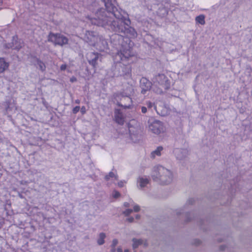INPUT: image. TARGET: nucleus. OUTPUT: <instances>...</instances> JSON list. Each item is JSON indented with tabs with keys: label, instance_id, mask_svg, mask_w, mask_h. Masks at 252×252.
Masks as SVG:
<instances>
[{
	"label": "nucleus",
	"instance_id": "nucleus-44",
	"mask_svg": "<svg viewBox=\"0 0 252 252\" xmlns=\"http://www.w3.org/2000/svg\"><path fill=\"white\" fill-rule=\"evenodd\" d=\"M124 206L125 207H129V206H130V204L128 202H125L124 203Z\"/></svg>",
	"mask_w": 252,
	"mask_h": 252
},
{
	"label": "nucleus",
	"instance_id": "nucleus-31",
	"mask_svg": "<svg viewBox=\"0 0 252 252\" xmlns=\"http://www.w3.org/2000/svg\"><path fill=\"white\" fill-rule=\"evenodd\" d=\"M201 243V241L199 239H194L192 242V244L196 246L200 245Z\"/></svg>",
	"mask_w": 252,
	"mask_h": 252
},
{
	"label": "nucleus",
	"instance_id": "nucleus-29",
	"mask_svg": "<svg viewBox=\"0 0 252 252\" xmlns=\"http://www.w3.org/2000/svg\"><path fill=\"white\" fill-rule=\"evenodd\" d=\"M145 105L149 110L151 109L154 106V104L151 101L146 102Z\"/></svg>",
	"mask_w": 252,
	"mask_h": 252
},
{
	"label": "nucleus",
	"instance_id": "nucleus-35",
	"mask_svg": "<svg viewBox=\"0 0 252 252\" xmlns=\"http://www.w3.org/2000/svg\"><path fill=\"white\" fill-rule=\"evenodd\" d=\"M139 108H141V111L143 114L146 113L148 111V109L146 106H140Z\"/></svg>",
	"mask_w": 252,
	"mask_h": 252
},
{
	"label": "nucleus",
	"instance_id": "nucleus-37",
	"mask_svg": "<svg viewBox=\"0 0 252 252\" xmlns=\"http://www.w3.org/2000/svg\"><path fill=\"white\" fill-rule=\"evenodd\" d=\"M66 67L67 65L65 64H63L60 67V69L62 71H64L66 69Z\"/></svg>",
	"mask_w": 252,
	"mask_h": 252
},
{
	"label": "nucleus",
	"instance_id": "nucleus-24",
	"mask_svg": "<svg viewBox=\"0 0 252 252\" xmlns=\"http://www.w3.org/2000/svg\"><path fill=\"white\" fill-rule=\"evenodd\" d=\"M122 106H119V107H121L125 109H130L132 106V100L131 98L130 103L126 101V100H122Z\"/></svg>",
	"mask_w": 252,
	"mask_h": 252
},
{
	"label": "nucleus",
	"instance_id": "nucleus-39",
	"mask_svg": "<svg viewBox=\"0 0 252 252\" xmlns=\"http://www.w3.org/2000/svg\"><path fill=\"white\" fill-rule=\"evenodd\" d=\"M80 110L82 114H84L86 113V108L85 106H82Z\"/></svg>",
	"mask_w": 252,
	"mask_h": 252
},
{
	"label": "nucleus",
	"instance_id": "nucleus-20",
	"mask_svg": "<svg viewBox=\"0 0 252 252\" xmlns=\"http://www.w3.org/2000/svg\"><path fill=\"white\" fill-rule=\"evenodd\" d=\"M106 237V234L104 232H101L98 234V237L97 240V243L98 245L101 246L104 244V239Z\"/></svg>",
	"mask_w": 252,
	"mask_h": 252
},
{
	"label": "nucleus",
	"instance_id": "nucleus-16",
	"mask_svg": "<svg viewBox=\"0 0 252 252\" xmlns=\"http://www.w3.org/2000/svg\"><path fill=\"white\" fill-rule=\"evenodd\" d=\"M174 152L176 155V158L179 160L183 159L188 155V151L185 149H177L174 150Z\"/></svg>",
	"mask_w": 252,
	"mask_h": 252
},
{
	"label": "nucleus",
	"instance_id": "nucleus-15",
	"mask_svg": "<svg viewBox=\"0 0 252 252\" xmlns=\"http://www.w3.org/2000/svg\"><path fill=\"white\" fill-rule=\"evenodd\" d=\"M114 117L117 123L120 125H123L124 124L125 117L121 109L115 108Z\"/></svg>",
	"mask_w": 252,
	"mask_h": 252
},
{
	"label": "nucleus",
	"instance_id": "nucleus-3",
	"mask_svg": "<svg viewBox=\"0 0 252 252\" xmlns=\"http://www.w3.org/2000/svg\"><path fill=\"white\" fill-rule=\"evenodd\" d=\"M152 177L154 181L162 185L169 184L173 178L172 171L161 165L155 166L153 168Z\"/></svg>",
	"mask_w": 252,
	"mask_h": 252
},
{
	"label": "nucleus",
	"instance_id": "nucleus-41",
	"mask_svg": "<svg viewBox=\"0 0 252 252\" xmlns=\"http://www.w3.org/2000/svg\"><path fill=\"white\" fill-rule=\"evenodd\" d=\"M70 81L72 83H73V82H76L77 81V79L76 77H72L71 78H70Z\"/></svg>",
	"mask_w": 252,
	"mask_h": 252
},
{
	"label": "nucleus",
	"instance_id": "nucleus-6",
	"mask_svg": "<svg viewBox=\"0 0 252 252\" xmlns=\"http://www.w3.org/2000/svg\"><path fill=\"white\" fill-rule=\"evenodd\" d=\"M48 41L53 43L55 45L63 46L68 43V38L59 33H53L50 32L47 36Z\"/></svg>",
	"mask_w": 252,
	"mask_h": 252
},
{
	"label": "nucleus",
	"instance_id": "nucleus-42",
	"mask_svg": "<svg viewBox=\"0 0 252 252\" xmlns=\"http://www.w3.org/2000/svg\"><path fill=\"white\" fill-rule=\"evenodd\" d=\"M127 220L129 222H133L134 221V218L132 217L127 219Z\"/></svg>",
	"mask_w": 252,
	"mask_h": 252
},
{
	"label": "nucleus",
	"instance_id": "nucleus-19",
	"mask_svg": "<svg viewBox=\"0 0 252 252\" xmlns=\"http://www.w3.org/2000/svg\"><path fill=\"white\" fill-rule=\"evenodd\" d=\"M104 3L105 7H108V8L110 9H112V8L114 6H116L115 4L116 2V0H101Z\"/></svg>",
	"mask_w": 252,
	"mask_h": 252
},
{
	"label": "nucleus",
	"instance_id": "nucleus-28",
	"mask_svg": "<svg viewBox=\"0 0 252 252\" xmlns=\"http://www.w3.org/2000/svg\"><path fill=\"white\" fill-rule=\"evenodd\" d=\"M133 210L131 209H127L123 212V214L126 216H128L132 212Z\"/></svg>",
	"mask_w": 252,
	"mask_h": 252
},
{
	"label": "nucleus",
	"instance_id": "nucleus-46",
	"mask_svg": "<svg viewBox=\"0 0 252 252\" xmlns=\"http://www.w3.org/2000/svg\"><path fill=\"white\" fill-rule=\"evenodd\" d=\"M117 252H123L122 248L121 247H119V248L117 249Z\"/></svg>",
	"mask_w": 252,
	"mask_h": 252
},
{
	"label": "nucleus",
	"instance_id": "nucleus-27",
	"mask_svg": "<svg viewBox=\"0 0 252 252\" xmlns=\"http://www.w3.org/2000/svg\"><path fill=\"white\" fill-rule=\"evenodd\" d=\"M190 216V213H189V212H186L185 213V222H189L190 221H191L192 220V218H190L189 216Z\"/></svg>",
	"mask_w": 252,
	"mask_h": 252
},
{
	"label": "nucleus",
	"instance_id": "nucleus-48",
	"mask_svg": "<svg viewBox=\"0 0 252 252\" xmlns=\"http://www.w3.org/2000/svg\"><path fill=\"white\" fill-rule=\"evenodd\" d=\"M135 218L137 220H139L140 218V216L139 215H136L135 216Z\"/></svg>",
	"mask_w": 252,
	"mask_h": 252
},
{
	"label": "nucleus",
	"instance_id": "nucleus-22",
	"mask_svg": "<svg viewBox=\"0 0 252 252\" xmlns=\"http://www.w3.org/2000/svg\"><path fill=\"white\" fill-rule=\"evenodd\" d=\"M132 241L133 242L132 248L134 250L136 249L140 245H142L143 242V241L142 239H137L135 238H134L132 239Z\"/></svg>",
	"mask_w": 252,
	"mask_h": 252
},
{
	"label": "nucleus",
	"instance_id": "nucleus-2",
	"mask_svg": "<svg viewBox=\"0 0 252 252\" xmlns=\"http://www.w3.org/2000/svg\"><path fill=\"white\" fill-rule=\"evenodd\" d=\"M112 9V10L109 9L108 7H105V8H98L94 16L90 19L91 23L93 25L107 29L113 17L119 18L121 16V13L118 11L116 6H114V8L113 7Z\"/></svg>",
	"mask_w": 252,
	"mask_h": 252
},
{
	"label": "nucleus",
	"instance_id": "nucleus-13",
	"mask_svg": "<svg viewBox=\"0 0 252 252\" xmlns=\"http://www.w3.org/2000/svg\"><path fill=\"white\" fill-rule=\"evenodd\" d=\"M152 83L146 78L142 77L140 81V87L141 88V93L145 94L147 92L150 90L152 87Z\"/></svg>",
	"mask_w": 252,
	"mask_h": 252
},
{
	"label": "nucleus",
	"instance_id": "nucleus-30",
	"mask_svg": "<svg viewBox=\"0 0 252 252\" xmlns=\"http://www.w3.org/2000/svg\"><path fill=\"white\" fill-rule=\"evenodd\" d=\"M206 221H205L204 220H200L198 222V224L200 225L201 228L205 231H206V229L203 227V224L205 223V222Z\"/></svg>",
	"mask_w": 252,
	"mask_h": 252
},
{
	"label": "nucleus",
	"instance_id": "nucleus-14",
	"mask_svg": "<svg viewBox=\"0 0 252 252\" xmlns=\"http://www.w3.org/2000/svg\"><path fill=\"white\" fill-rule=\"evenodd\" d=\"M84 40L90 45H94L96 40L94 32L93 31H86L84 36Z\"/></svg>",
	"mask_w": 252,
	"mask_h": 252
},
{
	"label": "nucleus",
	"instance_id": "nucleus-26",
	"mask_svg": "<svg viewBox=\"0 0 252 252\" xmlns=\"http://www.w3.org/2000/svg\"><path fill=\"white\" fill-rule=\"evenodd\" d=\"M114 177L116 180H118V176L115 175L113 172H110L108 175L105 176V179L106 181L109 180L110 178Z\"/></svg>",
	"mask_w": 252,
	"mask_h": 252
},
{
	"label": "nucleus",
	"instance_id": "nucleus-43",
	"mask_svg": "<svg viewBox=\"0 0 252 252\" xmlns=\"http://www.w3.org/2000/svg\"><path fill=\"white\" fill-rule=\"evenodd\" d=\"M226 246L225 245H221L220 247V251H224L225 249Z\"/></svg>",
	"mask_w": 252,
	"mask_h": 252
},
{
	"label": "nucleus",
	"instance_id": "nucleus-33",
	"mask_svg": "<svg viewBox=\"0 0 252 252\" xmlns=\"http://www.w3.org/2000/svg\"><path fill=\"white\" fill-rule=\"evenodd\" d=\"M120 195H121V194L119 191H118L117 190H114L113 191V196L114 198H117L119 196H120Z\"/></svg>",
	"mask_w": 252,
	"mask_h": 252
},
{
	"label": "nucleus",
	"instance_id": "nucleus-18",
	"mask_svg": "<svg viewBox=\"0 0 252 252\" xmlns=\"http://www.w3.org/2000/svg\"><path fill=\"white\" fill-rule=\"evenodd\" d=\"M9 67V63L3 58H0V73L4 72Z\"/></svg>",
	"mask_w": 252,
	"mask_h": 252
},
{
	"label": "nucleus",
	"instance_id": "nucleus-5",
	"mask_svg": "<svg viewBox=\"0 0 252 252\" xmlns=\"http://www.w3.org/2000/svg\"><path fill=\"white\" fill-rule=\"evenodd\" d=\"M112 69L115 77H128L131 72V66L129 64H125L118 61L112 66Z\"/></svg>",
	"mask_w": 252,
	"mask_h": 252
},
{
	"label": "nucleus",
	"instance_id": "nucleus-17",
	"mask_svg": "<svg viewBox=\"0 0 252 252\" xmlns=\"http://www.w3.org/2000/svg\"><path fill=\"white\" fill-rule=\"evenodd\" d=\"M194 202H195V200L193 198L189 199L187 201V203L184 205V206L183 207V208H181V209L177 210V212H176L177 215L180 216L182 214H183L184 213V211H185L186 209H187V207H188V206L189 205L193 204Z\"/></svg>",
	"mask_w": 252,
	"mask_h": 252
},
{
	"label": "nucleus",
	"instance_id": "nucleus-32",
	"mask_svg": "<svg viewBox=\"0 0 252 252\" xmlns=\"http://www.w3.org/2000/svg\"><path fill=\"white\" fill-rule=\"evenodd\" d=\"M118 243V240L116 239H114L112 241V244L111 245V248H114V247H115L116 245Z\"/></svg>",
	"mask_w": 252,
	"mask_h": 252
},
{
	"label": "nucleus",
	"instance_id": "nucleus-8",
	"mask_svg": "<svg viewBox=\"0 0 252 252\" xmlns=\"http://www.w3.org/2000/svg\"><path fill=\"white\" fill-rule=\"evenodd\" d=\"M148 123L149 130L153 133L158 134L164 131L163 124L160 121L152 119Z\"/></svg>",
	"mask_w": 252,
	"mask_h": 252
},
{
	"label": "nucleus",
	"instance_id": "nucleus-23",
	"mask_svg": "<svg viewBox=\"0 0 252 252\" xmlns=\"http://www.w3.org/2000/svg\"><path fill=\"white\" fill-rule=\"evenodd\" d=\"M139 186L141 188L145 187L149 183V180L147 178L140 177L137 181Z\"/></svg>",
	"mask_w": 252,
	"mask_h": 252
},
{
	"label": "nucleus",
	"instance_id": "nucleus-50",
	"mask_svg": "<svg viewBox=\"0 0 252 252\" xmlns=\"http://www.w3.org/2000/svg\"><path fill=\"white\" fill-rule=\"evenodd\" d=\"M19 197H20V198H23V195H22L21 194H20V193H19Z\"/></svg>",
	"mask_w": 252,
	"mask_h": 252
},
{
	"label": "nucleus",
	"instance_id": "nucleus-36",
	"mask_svg": "<svg viewBox=\"0 0 252 252\" xmlns=\"http://www.w3.org/2000/svg\"><path fill=\"white\" fill-rule=\"evenodd\" d=\"M140 207L139 206L137 205H136L134 206L133 207V211H134L135 212H138L140 211Z\"/></svg>",
	"mask_w": 252,
	"mask_h": 252
},
{
	"label": "nucleus",
	"instance_id": "nucleus-21",
	"mask_svg": "<svg viewBox=\"0 0 252 252\" xmlns=\"http://www.w3.org/2000/svg\"><path fill=\"white\" fill-rule=\"evenodd\" d=\"M163 148L162 146H158L157 149L153 151L151 154V158H154L156 156H161V152L163 150Z\"/></svg>",
	"mask_w": 252,
	"mask_h": 252
},
{
	"label": "nucleus",
	"instance_id": "nucleus-38",
	"mask_svg": "<svg viewBox=\"0 0 252 252\" xmlns=\"http://www.w3.org/2000/svg\"><path fill=\"white\" fill-rule=\"evenodd\" d=\"M230 189L231 190V191L232 192L233 191V190L236 191V186L235 185H232V183H231V187Z\"/></svg>",
	"mask_w": 252,
	"mask_h": 252
},
{
	"label": "nucleus",
	"instance_id": "nucleus-4",
	"mask_svg": "<svg viewBox=\"0 0 252 252\" xmlns=\"http://www.w3.org/2000/svg\"><path fill=\"white\" fill-rule=\"evenodd\" d=\"M154 85L159 87L153 88V91L158 94L163 93V89L168 90L170 87V81L164 74H158L153 79Z\"/></svg>",
	"mask_w": 252,
	"mask_h": 252
},
{
	"label": "nucleus",
	"instance_id": "nucleus-7",
	"mask_svg": "<svg viewBox=\"0 0 252 252\" xmlns=\"http://www.w3.org/2000/svg\"><path fill=\"white\" fill-rule=\"evenodd\" d=\"M2 107L4 108L3 114L9 118H11L10 114L15 113L17 110L16 103L12 99L6 100L2 103Z\"/></svg>",
	"mask_w": 252,
	"mask_h": 252
},
{
	"label": "nucleus",
	"instance_id": "nucleus-25",
	"mask_svg": "<svg viewBox=\"0 0 252 252\" xmlns=\"http://www.w3.org/2000/svg\"><path fill=\"white\" fill-rule=\"evenodd\" d=\"M195 20L197 23H198L202 25H204L205 23V16L203 15H200L197 16L195 18Z\"/></svg>",
	"mask_w": 252,
	"mask_h": 252
},
{
	"label": "nucleus",
	"instance_id": "nucleus-10",
	"mask_svg": "<svg viewBox=\"0 0 252 252\" xmlns=\"http://www.w3.org/2000/svg\"><path fill=\"white\" fill-rule=\"evenodd\" d=\"M101 56L97 53L91 52L88 55L87 60L90 65H91L95 72V69L98 64V61H100Z\"/></svg>",
	"mask_w": 252,
	"mask_h": 252
},
{
	"label": "nucleus",
	"instance_id": "nucleus-49",
	"mask_svg": "<svg viewBox=\"0 0 252 252\" xmlns=\"http://www.w3.org/2000/svg\"><path fill=\"white\" fill-rule=\"evenodd\" d=\"M75 102L77 104L79 103H80V100L77 99V100H75Z\"/></svg>",
	"mask_w": 252,
	"mask_h": 252
},
{
	"label": "nucleus",
	"instance_id": "nucleus-34",
	"mask_svg": "<svg viewBox=\"0 0 252 252\" xmlns=\"http://www.w3.org/2000/svg\"><path fill=\"white\" fill-rule=\"evenodd\" d=\"M80 109V108L79 106H76L72 110L73 113L76 114L77 112H79Z\"/></svg>",
	"mask_w": 252,
	"mask_h": 252
},
{
	"label": "nucleus",
	"instance_id": "nucleus-11",
	"mask_svg": "<svg viewBox=\"0 0 252 252\" xmlns=\"http://www.w3.org/2000/svg\"><path fill=\"white\" fill-rule=\"evenodd\" d=\"M5 48L19 50L22 48L21 40L18 38L17 35L13 36L11 42L5 44Z\"/></svg>",
	"mask_w": 252,
	"mask_h": 252
},
{
	"label": "nucleus",
	"instance_id": "nucleus-1",
	"mask_svg": "<svg viewBox=\"0 0 252 252\" xmlns=\"http://www.w3.org/2000/svg\"><path fill=\"white\" fill-rule=\"evenodd\" d=\"M114 17L109 23L107 29L118 33L111 37L112 43L118 51L116 59L123 62L128 61L133 56L129 38L136 37L137 34L135 30L129 26L130 21L129 19L124 20L122 14L119 18H115V19Z\"/></svg>",
	"mask_w": 252,
	"mask_h": 252
},
{
	"label": "nucleus",
	"instance_id": "nucleus-9",
	"mask_svg": "<svg viewBox=\"0 0 252 252\" xmlns=\"http://www.w3.org/2000/svg\"><path fill=\"white\" fill-rule=\"evenodd\" d=\"M112 99L113 103L117 106H122V100H126V101L130 103L131 97L129 96L124 95L121 93H114Z\"/></svg>",
	"mask_w": 252,
	"mask_h": 252
},
{
	"label": "nucleus",
	"instance_id": "nucleus-45",
	"mask_svg": "<svg viewBox=\"0 0 252 252\" xmlns=\"http://www.w3.org/2000/svg\"><path fill=\"white\" fill-rule=\"evenodd\" d=\"M130 136L131 139L132 140H134V142H136V141L137 139H135V140L134 139V137H135V135H134V134H130Z\"/></svg>",
	"mask_w": 252,
	"mask_h": 252
},
{
	"label": "nucleus",
	"instance_id": "nucleus-40",
	"mask_svg": "<svg viewBox=\"0 0 252 252\" xmlns=\"http://www.w3.org/2000/svg\"><path fill=\"white\" fill-rule=\"evenodd\" d=\"M124 182L123 181H121L119 182H118V185L119 187L122 188L124 186Z\"/></svg>",
	"mask_w": 252,
	"mask_h": 252
},
{
	"label": "nucleus",
	"instance_id": "nucleus-47",
	"mask_svg": "<svg viewBox=\"0 0 252 252\" xmlns=\"http://www.w3.org/2000/svg\"><path fill=\"white\" fill-rule=\"evenodd\" d=\"M110 252H116V249L115 247H114V248H112Z\"/></svg>",
	"mask_w": 252,
	"mask_h": 252
},
{
	"label": "nucleus",
	"instance_id": "nucleus-51",
	"mask_svg": "<svg viewBox=\"0 0 252 252\" xmlns=\"http://www.w3.org/2000/svg\"><path fill=\"white\" fill-rule=\"evenodd\" d=\"M124 252H129L128 250L126 249L124 251Z\"/></svg>",
	"mask_w": 252,
	"mask_h": 252
},
{
	"label": "nucleus",
	"instance_id": "nucleus-12",
	"mask_svg": "<svg viewBox=\"0 0 252 252\" xmlns=\"http://www.w3.org/2000/svg\"><path fill=\"white\" fill-rule=\"evenodd\" d=\"M31 58L32 59V63L41 72H43L46 70V66L45 63L39 58L35 55H31Z\"/></svg>",
	"mask_w": 252,
	"mask_h": 252
}]
</instances>
